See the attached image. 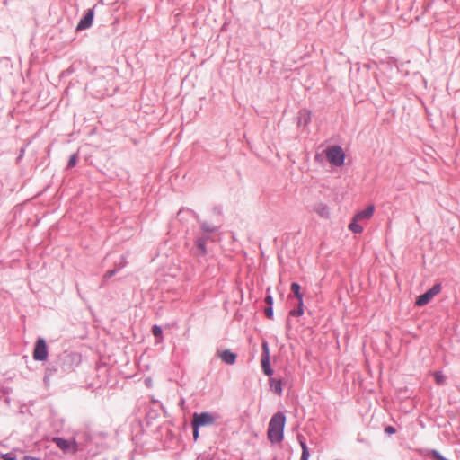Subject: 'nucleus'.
Wrapping results in <instances>:
<instances>
[{"label": "nucleus", "mask_w": 460, "mask_h": 460, "mask_svg": "<svg viewBox=\"0 0 460 460\" xmlns=\"http://www.w3.org/2000/svg\"><path fill=\"white\" fill-rule=\"evenodd\" d=\"M286 418L283 413L278 412L272 416L270 420L268 428V438L272 443H279L283 440V431L285 427Z\"/></svg>", "instance_id": "1"}, {"label": "nucleus", "mask_w": 460, "mask_h": 460, "mask_svg": "<svg viewBox=\"0 0 460 460\" xmlns=\"http://www.w3.org/2000/svg\"><path fill=\"white\" fill-rule=\"evenodd\" d=\"M328 162L334 166H341L344 164L345 154L339 146H331L325 150Z\"/></svg>", "instance_id": "2"}, {"label": "nucleus", "mask_w": 460, "mask_h": 460, "mask_svg": "<svg viewBox=\"0 0 460 460\" xmlns=\"http://www.w3.org/2000/svg\"><path fill=\"white\" fill-rule=\"evenodd\" d=\"M441 291V285L436 284L424 294L419 296L416 299L415 305L417 306H424L429 304L434 296L438 295Z\"/></svg>", "instance_id": "3"}, {"label": "nucleus", "mask_w": 460, "mask_h": 460, "mask_svg": "<svg viewBox=\"0 0 460 460\" xmlns=\"http://www.w3.org/2000/svg\"><path fill=\"white\" fill-rule=\"evenodd\" d=\"M215 422V418L208 412L194 413L192 420L193 428H199L203 426L212 425Z\"/></svg>", "instance_id": "4"}, {"label": "nucleus", "mask_w": 460, "mask_h": 460, "mask_svg": "<svg viewBox=\"0 0 460 460\" xmlns=\"http://www.w3.org/2000/svg\"><path fill=\"white\" fill-rule=\"evenodd\" d=\"M48 357L47 345L43 339H39L35 344L33 358L35 360H46Z\"/></svg>", "instance_id": "5"}, {"label": "nucleus", "mask_w": 460, "mask_h": 460, "mask_svg": "<svg viewBox=\"0 0 460 460\" xmlns=\"http://www.w3.org/2000/svg\"><path fill=\"white\" fill-rule=\"evenodd\" d=\"M53 441L56 445L64 452L72 451L75 453L77 451V443L75 440H66L62 438H54Z\"/></svg>", "instance_id": "6"}, {"label": "nucleus", "mask_w": 460, "mask_h": 460, "mask_svg": "<svg viewBox=\"0 0 460 460\" xmlns=\"http://www.w3.org/2000/svg\"><path fill=\"white\" fill-rule=\"evenodd\" d=\"M291 290L294 293L295 296L299 301V310H293L290 312L291 315L301 316L304 314V302H303V295L300 292V286L297 283L291 284Z\"/></svg>", "instance_id": "7"}, {"label": "nucleus", "mask_w": 460, "mask_h": 460, "mask_svg": "<svg viewBox=\"0 0 460 460\" xmlns=\"http://www.w3.org/2000/svg\"><path fill=\"white\" fill-rule=\"evenodd\" d=\"M93 9H89L86 13L84 14V18H82L80 20V22H78L77 26H76V30L77 31H82V30H85V29H88L92 23H93Z\"/></svg>", "instance_id": "8"}, {"label": "nucleus", "mask_w": 460, "mask_h": 460, "mask_svg": "<svg viewBox=\"0 0 460 460\" xmlns=\"http://www.w3.org/2000/svg\"><path fill=\"white\" fill-rule=\"evenodd\" d=\"M263 349H264L265 355H263L262 359H261V367H262V369H263V372L265 373V375L271 376L273 371L270 367L269 349H268V346L266 343L263 344Z\"/></svg>", "instance_id": "9"}, {"label": "nucleus", "mask_w": 460, "mask_h": 460, "mask_svg": "<svg viewBox=\"0 0 460 460\" xmlns=\"http://www.w3.org/2000/svg\"><path fill=\"white\" fill-rule=\"evenodd\" d=\"M374 205H369L365 210L358 212L354 217L358 221L368 220L374 213Z\"/></svg>", "instance_id": "10"}, {"label": "nucleus", "mask_w": 460, "mask_h": 460, "mask_svg": "<svg viewBox=\"0 0 460 460\" xmlns=\"http://www.w3.org/2000/svg\"><path fill=\"white\" fill-rule=\"evenodd\" d=\"M221 359L229 365H232L235 362L236 355L230 350H224L220 353Z\"/></svg>", "instance_id": "11"}, {"label": "nucleus", "mask_w": 460, "mask_h": 460, "mask_svg": "<svg viewBox=\"0 0 460 460\" xmlns=\"http://www.w3.org/2000/svg\"><path fill=\"white\" fill-rule=\"evenodd\" d=\"M314 210L322 217H329L330 216V209L328 208L327 205L325 204H323V203H320V204H317Z\"/></svg>", "instance_id": "12"}, {"label": "nucleus", "mask_w": 460, "mask_h": 460, "mask_svg": "<svg viewBox=\"0 0 460 460\" xmlns=\"http://www.w3.org/2000/svg\"><path fill=\"white\" fill-rule=\"evenodd\" d=\"M270 389L277 394L278 395H280L282 393V383L280 380L271 378L270 379Z\"/></svg>", "instance_id": "13"}, {"label": "nucleus", "mask_w": 460, "mask_h": 460, "mask_svg": "<svg viewBox=\"0 0 460 460\" xmlns=\"http://www.w3.org/2000/svg\"><path fill=\"white\" fill-rule=\"evenodd\" d=\"M358 221L356 220L355 217H353V220L349 225V229L353 233L360 234L363 232V227L360 225H358Z\"/></svg>", "instance_id": "14"}, {"label": "nucleus", "mask_w": 460, "mask_h": 460, "mask_svg": "<svg viewBox=\"0 0 460 460\" xmlns=\"http://www.w3.org/2000/svg\"><path fill=\"white\" fill-rule=\"evenodd\" d=\"M300 446L302 447L301 460H308V458H309V451H308V448L306 447V444L305 443V441L300 440Z\"/></svg>", "instance_id": "15"}, {"label": "nucleus", "mask_w": 460, "mask_h": 460, "mask_svg": "<svg viewBox=\"0 0 460 460\" xmlns=\"http://www.w3.org/2000/svg\"><path fill=\"white\" fill-rule=\"evenodd\" d=\"M196 245L200 250L201 254H205L207 252L206 250V241L203 238H199L196 241Z\"/></svg>", "instance_id": "16"}, {"label": "nucleus", "mask_w": 460, "mask_h": 460, "mask_svg": "<svg viewBox=\"0 0 460 460\" xmlns=\"http://www.w3.org/2000/svg\"><path fill=\"white\" fill-rule=\"evenodd\" d=\"M433 376L438 385H443L445 383V376L441 372H435Z\"/></svg>", "instance_id": "17"}, {"label": "nucleus", "mask_w": 460, "mask_h": 460, "mask_svg": "<svg viewBox=\"0 0 460 460\" xmlns=\"http://www.w3.org/2000/svg\"><path fill=\"white\" fill-rule=\"evenodd\" d=\"M78 156L76 154H74L70 156V159L68 161V168L74 167L77 163Z\"/></svg>", "instance_id": "18"}, {"label": "nucleus", "mask_w": 460, "mask_h": 460, "mask_svg": "<svg viewBox=\"0 0 460 460\" xmlns=\"http://www.w3.org/2000/svg\"><path fill=\"white\" fill-rule=\"evenodd\" d=\"M152 332L155 337H162V329L157 325L153 326Z\"/></svg>", "instance_id": "19"}, {"label": "nucleus", "mask_w": 460, "mask_h": 460, "mask_svg": "<svg viewBox=\"0 0 460 460\" xmlns=\"http://www.w3.org/2000/svg\"><path fill=\"white\" fill-rule=\"evenodd\" d=\"M115 273H116V270H110L104 274L103 278L110 279V278L113 277L115 275Z\"/></svg>", "instance_id": "20"}, {"label": "nucleus", "mask_w": 460, "mask_h": 460, "mask_svg": "<svg viewBox=\"0 0 460 460\" xmlns=\"http://www.w3.org/2000/svg\"><path fill=\"white\" fill-rule=\"evenodd\" d=\"M264 312H265V314H266V316H267L268 318H270V319H271V318H272V316H273V310H272V308H271V307H268V308H266Z\"/></svg>", "instance_id": "21"}, {"label": "nucleus", "mask_w": 460, "mask_h": 460, "mask_svg": "<svg viewBox=\"0 0 460 460\" xmlns=\"http://www.w3.org/2000/svg\"><path fill=\"white\" fill-rule=\"evenodd\" d=\"M385 431L386 434L391 435V434H394L396 430H395V429L394 427L388 426V427L385 428Z\"/></svg>", "instance_id": "22"}, {"label": "nucleus", "mask_w": 460, "mask_h": 460, "mask_svg": "<svg viewBox=\"0 0 460 460\" xmlns=\"http://www.w3.org/2000/svg\"><path fill=\"white\" fill-rule=\"evenodd\" d=\"M198 429L199 428H193V429H194L193 430V438H194L195 440H197L198 438H199V429Z\"/></svg>", "instance_id": "23"}, {"label": "nucleus", "mask_w": 460, "mask_h": 460, "mask_svg": "<svg viewBox=\"0 0 460 460\" xmlns=\"http://www.w3.org/2000/svg\"><path fill=\"white\" fill-rule=\"evenodd\" d=\"M265 301H266V303H267V304H269L270 305H272V303H273V298H272V296H266V298H265Z\"/></svg>", "instance_id": "24"}, {"label": "nucleus", "mask_w": 460, "mask_h": 460, "mask_svg": "<svg viewBox=\"0 0 460 460\" xmlns=\"http://www.w3.org/2000/svg\"><path fill=\"white\" fill-rule=\"evenodd\" d=\"M23 460H37V458L31 456H24Z\"/></svg>", "instance_id": "25"}, {"label": "nucleus", "mask_w": 460, "mask_h": 460, "mask_svg": "<svg viewBox=\"0 0 460 460\" xmlns=\"http://www.w3.org/2000/svg\"><path fill=\"white\" fill-rule=\"evenodd\" d=\"M3 458H4V460H14V458H13V457H10L8 455H4V456H3Z\"/></svg>", "instance_id": "26"}]
</instances>
